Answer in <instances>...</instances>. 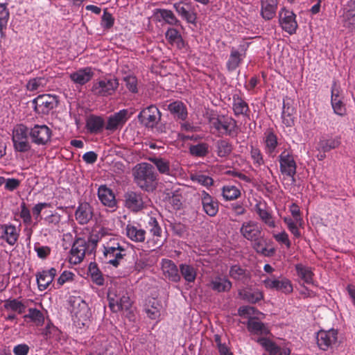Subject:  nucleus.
Wrapping results in <instances>:
<instances>
[{"instance_id":"nucleus-8","label":"nucleus","mask_w":355,"mask_h":355,"mask_svg":"<svg viewBox=\"0 0 355 355\" xmlns=\"http://www.w3.org/2000/svg\"><path fill=\"white\" fill-rule=\"evenodd\" d=\"M58 103V97L51 94L39 95L33 100L34 110L40 114H48Z\"/></svg>"},{"instance_id":"nucleus-5","label":"nucleus","mask_w":355,"mask_h":355,"mask_svg":"<svg viewBox=\"0 0 355 355\" xmlns=\"http://www.w3.org/2000/svg\"><path fill=\"white\" fill-rule=\"evenodd\" d=\"M338 330L335 329L318 331L315 338L318 347L323 351L336 348L338 346Z\"/></svg>"},{"instance_id":"nucleus-41","label":"nucleus","mask_w":355,"mask_h":355,"mask_svg":"<svg viewBox=\"0 0 355 355\" xmlns=\"http://www.w3.org/2000/svg\"><path fill=\"white\" fill-rule=\"evenodd\" d=\"M210 286L212 290L218 293L227 292L232 287V283L225 277H216L211 280Z\"/></svg>"},{"instance_id":"nucleus-14","label":"nucleus","mask_w":355,"mask_h":355,"mask_svg":"<svg viewBox=\"0 0 355 355\" xmlns=\"http://www.w3.org/2000/svg\"><path fill=\"white\" fill-rule=\"evenodd\" d=\"M31 141L38 146L46 145L51 141L52 130L46 125H35L29 128Z\"/></svg>"},{"instance_id":"nucleus-50","label":"nucleus","mask_w":355,"mask_h":355,"mask_svg":"<svg viewBox=\"0 0 355 355\" xmlns=\"http://www.w3.org/2000/svg\"><path fill=\"white\" fill-rule=\"evenodd\" d=\"M189 153L194 157H203L209 153V145L207 143H200L196 145H191Z\"/></svg>"},{"instance_id":"nucleus-34","label":"nucleus","mask_w":355,"mask_h":355,"mask_svg":"<svg viewBox=\"0 0 355 355\" xmlns=\"http://www.w3.org/2000/svg\"><path fill=\"white\" fill-rule=\"evenodd\" d=\"M241 298L250 304H256L263 299V292L258 288H245L240 291Z\"/></svg>"},{"instance_id":"nucleus-29","label":"nucleus","mask_w":355,"mask_h":355,"mask_svg":"<svg viewBox=\"0 0 355 355\" xmlns=\"http://www.w3.org/2000/svg\"><path fill=\"white\" fill-rule=\"evenodd\" d=\"M98 197L101 203L110 208L116 207V200L112 189L105 185H101L98 189Z\"/></svg>"},{"instance_id":"nucleus-10","label":"nucleus","mask_w":355,"mask_h":355,"mask_svg":"<svg viewBox=\"0 0 355 355\" xmlns=\"http://www.w3.org/2000/svg\"><path fill=\"white\" fill-rule=\"evenodd\" d=\"M263 284L268 289L275 290L286 295L291 293L293 291L291 281L285 277H266L263 280Z\"/></svg>"},{"instance_id":"nucleus-21","label":"nucleus","mask_w":355,"mask_h":355,"mask_svg":"<svg viewBox=\"0 0 355 355\" xmlns=\"http://www.w3.org/2000/svg\"><path fill=\"white\" fill-rule=\"evenodd\" d=\"M229 276L234 280L244 285H248L252 279L251 272L238 264L233 265L230 267Z\"/></svg>"},{"instance_id":"nucleus-22","label":"nucleus","mask_w":355,"mask_h":355,"mask_svg":"<svg viewBox=\"0 0 355 355\" xmlns=\"http://www.w3.org/2000/svg\"><path fill=\"white\" fill-rule=\"evenodd\" d=\"M262 228L259 223L254 220H248L243 223L240 228L241 234L247 240H255L261 234Z\"/></svg>"},{"instance_id":"nucleus-32","label":"nucleus","mask_w":355,"mask_h":355,"mask_svg":"<svg viewBox=\"0 0 355 355\" xmlns=\"http://www.w3.org/2000/svg\"><path fill=\"white\" fill-rule=\"evenodd\" d=\"M94 72L90 67L78 69L70 74L71 80L76 84L83 85L88 83L93 77Z\"/></svg>"},{"instance_id":"nucleus-2","label":"nucleus","mask_w":355,"mask_h":355,"mask_svg":"<svg viewBox=\"0 0 355 355\" xmlns=\"http://www.w3.org/2000/svg\"><path fill=\"white\" fill-rule=\"evenodd\" d=\"M109 306L112 311L117 313L128 311L132 306V301L128 291L122 286L112 287L107 293Z\"/></svg>"},{"instance_id":"nucleus-31","label":"nucleus","mask_w":355,"mask_h":355,"mask_svg":"<svg viewBox=\"0 0 355 355\" xmlns=\"http://www.w3.org/2000/svg\"><path fill=\"white\" fill-rule=\"evenodd\" d=\"M257 343L268 352L270 355H290L291 354L288 348H281L268 338H259L257 339Z\"/></svg>"},{"instance_id":"nucleus-30","label":"nucleus","mask_w":355,"mask_h":355,"mask_svg":"<svg viewBox=\"0 0 355 355\" xmlns=\"http://www.w3.org/2000/svg\"><path fill=\"white\" fill-rule=\"evenodd\" d=\"M57 271L54 268L42 270L36 275L37 283L40 291H44L52 283Z\"/></svg>"},{"instance_id":"nucleus-33","label":"nucleus","mask_w":355,"mask_h":355,"mask_svg":"<svg viewBox=\"0 0 355 355\" xmlns=\"http://www.w3.org/2000/svg\"><path fill=\"white\" fill-rule=\"evenodd\" d=\"M232 110L236 116H248L250 112L248 104L237 93L232 96Z\"/></svg>"},{"instance_id":"nucleus-25","label":"nucleus","mask_w":355,"mask_h":355,"mask_svg":"<svg viewBox=\"0 0 355 355\" xmlns=\"http://www.w3.org/2000/svg\"><path fill=\"white\" fill-rule=\"evenodd\" d=\"M104 261L116 268L126 255V249L103 248Z\"/></svg>"},{"instance_id":"nucleus-26","label":"nucleus","mask_w":355,"mask_h":355,"mask_svg":"<svg viewBox=\"0 0 355 355\" xmlns=\"http://www.w3.org/2000/svg\"><path fill=\"white\" fill-rule=\"evenodd\" d=\"M167 110L176 121H185L188 117V111L186 105L181 101H175L170 103Z\"/></svg>"},{"instance_id":"nucleus-63","label":"nucleus","mask_w":355,"mask_h":355,"mask_svg":"<svg viewBox=\"0 0 355 355\" xmlns=\"http://www.w3.org/2000/svg\"><path fill=\"white\" fill-rule=\"evenodd\" d=\"M51 205L49 202H40L36 204L32 209L33 215L35 220H38L40 218L41 211L43 209L51 207Z\"/></svg>"},{"instance_id":"nucleus-54","label":"nucleus","mask_w":355,"mask_h":355,"mask_svg":"<svg viewBox=\"0 0 355 355\" xmlns=\"http://www.w3.org/2000/svg\"><path fill=\"white\" fill-rule=\"evenodd\" d=\"M166 38L171 44H177L178 46L183 44V39L178 31L173 28H169L166 32Z\"/></svg>"},{"instance_id":"nucleus-27","label":"nucleus","mask_w":355,"mask_h":355,"mask_svg":"<svg viewBox=\"0 0 355 355\" xmlns=\"http://www.w3.org/2000/svg\"><path fill=\"white\" fill-rule=\"evenodd\" d=\"M76 220L80 225H86L93 217V209L88 202L79 204L75 212Z\"/></svg>"},{"instance_id":"nucleus-17","label":"nucleus","mask_w":355,"mask_h":355,"mask_svg":"<svg viewBox=\"0 0 355 355\" xmlns=\"http://www.w3.org/2000/svg\"><path fill=\"white\" fill-rule=\"evenodd\" d=\"M343 98L344 96L340 86L336 81H334L331 88V104L334 113L342 116H345L347 112Z\"/></svg>"},{"instance_id":"nucleus-52","label":"nucleus","mask_w":355,"mask_h":355,"mask_svg":"<svg viewBox=\"0 0 355 355\" xmlns=\"http://www.w3.org/2000/svg\"><path fill=\"white\" fill-rule=\"evenodd\" d=\"M265 144L266 150L269 154H272L275 152L278 142L277 136L272 131H269L266 133Z\"/></svg>"},{"instance_id":"nucleus-7","label":"nucleus","mask_w":355,"mask_h":355,"mask_svg":"<svg viewBox=\"0 0 355 355\" xmlns=\"http://www.w3.org/2000/svg\"><path fill=\"white\" fill-rule=\"evenodd\" d=\"M124 205L133 212L142 210L149 200L147 196L139 191H128L124 193Z\"/></svg>"},{"instance_id":"nucleus-44","label":"nucleus","mask_w":355,"mask_h":355,"mask_svg":"<svg viewBox=\"0 0 355 355\" xmlns=\"http://www.w3.org/2000/svg\"><path fill=\"white\" fill-rule=\"evenodd\" d=\"M298 277L305 284L313 283V272L311 268L302 263H297L295 266Z\"/></svg>"},{"instance_id":"nucleus-40","label":"nucleus","mask_w":355,"mask_h":355,"mask_svg":"<svg viewBox=\"0 0 355 355\" xmlns=\"http://www.w3.org/2000/svg\"><path fill=\"white\" fill-rule=\"evenodd\" d=\"M216 152L219 157L225 158L228 157L233 150V146L227 139L218 140L215 144Z\"/></svg>"},{"instance_id":"nucleus-18","label":"nucleus","mask_w":355,"mask_h":355,"mask_svg":"<svg viewBox=\"0 0 355 355\" xmlns=\"http://www.w3.org/2000/svg\"><path fill=\"white\" fill-rule=\"evenodd\" d=\"M198 196L205 213L210 217L216 216L219 209L218 200L205 191L198 193Z\"/></svg>"},{"instance_id":"nucleus-36","label":"nucleus","mask_w":355,"mask_h":355,"mask_svg":"<svg viewBox=\"0 0 355 355\" xmlns=\"http://www.w3.org/2000/svg\"><path fill=\"white\" fill-rule=\"evenodd\" d=\"M277 0H262L261 15L266 20L272 19L276 13Z\"/></svg>"},{"instance_id":"nucleus-15","label":"nucleus","mask_w":355,"mask_h":355,"mask_svg":"<svg viewBox=\"0 0 355 355\" xmlns=\"http://www.w3.org/2000/svg\"><path fill=\"white\" fill-rule=\"evenodd\" d=\"M173 8L181 18L188 24H196L197 12L195 6L191 2H176L173 3Z\"/></svg>"},{"instance_id":"nucleus-23","label":"nucleus","mask_w":355,"mask_h":355,"mask_svg":"<svg viewBox=\"0 0 355 355\" xmlns=\"http://www.w3.org/2000/svg\"><path fill=\"white\" fill-rule=\"evenodd\" d=\"M69 303L72 308L71 311L77 318L83 319L88 318L89 313L88 304L80 297L71 296Z\"/></svg>"},{"instance_id":"nucleus-20","label":"nucleus","mask_w":355,"mask_h":355,"mask_svg":"<svg viewBox=\"0 0 355 355\" xmlns=\"http://www.w3.org/2000/svg\"><path fill=\"white\" fill-rule=\"evenodd\" d=\"M19 232L20 230L11 223L0 224V239L11 246L17 243Z\"/></svg>"},{"instance_id":"nucleus-56","label":"nucleus","mask_w":355,"mask_h":355,"mask_svg":"<svg viewBox=\"0 0 355 355\" xmlns=\"http://www.w3.org/2000/svg\"><path fill=\"white\" fill-rule=\"evenodd\" d=\"M24 318H29L37 325H42L44 321L42 313L35 308H30L28 309V313L24 315Z\"/></svg>"},{"instance_id":"nucleus-48","label":"nucleus","mask_w":355,"mask_h":355,"mask_svg":"<svg viewBox=\"0 0 355 355\" xmlns=\"http://www.w3.org/2000/svg\"><path fill=\"white\" fill-rule=\"evenodd\" d=\"M150 161L155 165L160 173L167 175H172L170 163L168 160L161 157H153L150 159Z\"/></svg>"},{"instance_id":"nucleus-47","label":"nucleus","mask_w":355,"mask_h":355,"mask_svg":"<svg viewBox=\"0 0 355 355\" xmlns=\"http://www.w3.org/2000/svg\"><path fill=\"white\" fill-rule=\"evenodd\" d=\"M158 12L160 14L162 19L168 24L171 26H181L180 21L176 17L174 13L167 9H159Z\"/></svg>"},{"instance_id":"nucleus-13","label":"nucleus","mask_w":355,"mask_h":355,"mask_svg":"<svg viewBox=\"0 0 355 355\" xmlns=\"http://www.w3.org/2000/svg\"><path fill=\"white\" fill-rule=\"evenodd\" d=\"M279 23L282 28L289 35L296 33L298 24L296 15L292 10L282 8L279 12Z\"/></svg>"},{"instance_id":"nucleus-11","label":"nucleus","mask_w":355,"mask_h":355,"mask_svg":"<svg viewBox=\"0 0 355 355\" xmlns=\"http://www.w3.org/2000/svg\"><path fill=\"white\" fill-rule=\"evenodd\" d=\"M248 44H241L239 49L231 47L230 53L226 62V68L229 72L235 71L243 62L246 57Z\"/></svg>"},{"instance_id":"nucleus-9","label":"nucleus","mask_w":355,"mask_h":355,"mask_svg":"<svg viewBox=\"0 0 355 355\" xmlns=\"http://www.w3.org/2000/svg\"><path fill=\"white\" fill-rule=\"evenodd\" d=\"M162 113L154 105L143 109L138 114L139 121L146 128H154L160 121Z\"/></svg>"},{"instance_id":"nucleus-24","label":"nucleus","mask_w":355,"mask_h":355,"mask_svg":"<svg viewBox=\"0 0 355 355\" xmlns=\"http://www.w3.org/2000/svg\"><path fill=\"white\" fill-rule=\"evenodd\" d=\"M340 144V136L333 137L327 135L320 139L316 148L319 152H329L331 150L338 148Z\"/></svg>"},{"instance_id":"nucleus-58","label":"nucleus","mask_w":355,"mask_h":355,"mask_svg":"<svg viewBox=\"0 0 355 355\" xmlns=\"http://www.w3.org/2000/svg\"><path fill=\"white\" fill-rule=\"evenodd\" d=\"M114 23V19L112 14L107 12V9L104 10L103 15L101 17V25L104 29L111 28Z\"/></svg>"},{"instance_id":"nucleus-38","label":"nucleus","mask_w":355,"mask_h":355,"mask_svg":"<svg viewBox=\"0 0 355 355\" xmlns=\"http://www.w3.org/2000/svg\"><path fill=\"white\" fill-rule=\"evenodd\" d=\"M105 125V121L101 116L90 115L86 121V128L89 132L96 134L101 132Z\"/></svg>"},{"instance_id":"nucleus-46","label":"nucleus","mask_w":355,"mask_h":355,"mask_svg":"<svg viewBox=\"0 0 355 355\" xmlns=\"http://www.w3.org/2000/svg\"><path fill=\"white\" fill-rule=\"evenodd\" d=\"M3 307L6 311H11L21 314L24 313L26 305L17 299H8L4 302Z\"/></svg>"},{"instance_id":"nucleus-43","label":"nucleus","mask_w":355,"mask_h":355,"mask_svg":"<svg viewBox=\"0 0 355 355\" xmlns=\"http://www.w3.org/2000/svg\"><path fill=\"white\" fill-rule=\"evenodd\" d=\"M127 236L135 242H144L146 238V231L137 226L128 224L125 228Z\"/></svg>"},{"instance_id":"nucleus-60","label":"nucleus","mask_w":355,"mask_h":355,"mask_svg":"<svg viewBox=\"0 0 355 355\" xmlns=\"http://www.w3.org/2000/svg\"><path fill=\"white\" fill-rule=\"evenodd\" d=\"M20 208V217L22 218L24 223L26 225H30L32 223V217L30 210L26 207L25 202L21 204Z\"/></svg>"},{"instance_id":"nucleus-64","label":"nucleus","mask_w":355,"mask_h":355,"mask_svg":"<svg viewBox=\"0 0 355 355\" xmlns=\"http://www.w3.org/2000/svg\"><path fill=\"white\" fill-rule=\"evenodd\" d=\"M30 347L27 344H18L13 347L12 352L15 355H28Z\"/></svg>"},{"instance_id":"nucleus-12","label":"nucleus","mask_w":355,"mask_h":355,"mask_svg":"<svg viewBox=\"0 0 355 355\" xmlns=\"http://www.w3.org/2000/svg\"><path fill=\"white\" fill-rule=\"evenodd\" d=\"M280 171L283 175L292 178L295 181L297 164L292 153L287 150H283L278 158Z\"/></svg>"},{"instance_id":"nucleus-42","label":"nucleus","mask_w":355,"mask_h":355,"mask_svg":"<svg viewBox=\"0 0 355 355\" xmlns=\"http://www.w3.org/2000/svg\"><path fill=\"white\" fill-rule=\"evenodd\" d=\"M180 275L189 284L193 283L196 279L197 270L192 266L187 263H181L179 266Z\"/></svg>"},{"instance_id":"nucleus-57","label":"nucleus","mask_w":355,"mask_h":355,"mask_svg":"<svg viewBox=\"0 0 355 355\" xmlns=\"http://www.w3.org/2000/svg\"><path fill=\"white\" fill-rule=\"evenodd\" d=\"M149 231L153 236L159 237L162 234V229L155 218L150 217L148 222Z\"/></svg>"},{"instance_id":"nucleus-28","label":"nucleus","mask_w":355,"mask_h":355,"mask_svg":"<svg viewBox=\"0 0 355 355\" xmlns=\"http://www.w3.org/2000/svg\"><path fill=\"white\" fill-rule=\"evenodd\" d=\"M162 268L166 278L173 282H179L181 276L179 273V268L170 259H163Z\"/></svg>"},{"instance_id":"nucleus-49","label":"nucleus","mask_w":355,"mask_h":355,"mask_svg":"<svg viewBox=\"0 0 355 355\" xmlns=\"http://www.w3.org/2000/svg\"><path fill=\"white\" fill-rule=\"evenodd\" d=\"M222 195L225 200H234L241 196V191L235 186L226 185L222 189Z\"/></svg>"},{"instance_id":"nucleus-16","label":"nucleus","mask_w":355,"mask_h":355,"mask_svg":"<svg viewBox=\"0 0 355 355\" xmlns=\"http://www.w3.org/2000/svg\"><path fill=\"white\" fill-rule=\"evenodd\" d=\"M87 242L85 239L77 238L71 247L69 255V262L78 264L83 261L86 254H89Z\"/></svg>"},{"instance_id":"nucleus-53","label":"nucleus","mask_w":355,"mask_h":355,"mask_svg":"<svg viewBox=\"0 0 355 355\" xmlns=\"http://www.w3.org/2000/svg\"><path fill=\"white\" fill-rule=\"evenodd\" d=\"M89 271L91 275L92 281L98 286H102L104 284V278L101 272L97 267L96 263H91L89 266Z\"/></svg>"},{"instance_id":"nucleus-51","label":"nucleus","mask_w":355,"mask_h":355,"mask_svg":"<svg viewBox=\"0 0 355 355\" xmlns=\"http://www.w3.org/2000/svg\"><path fill=\"white\" fill-rule=\"evenodd\" d=\"M293 112V108L284 103L282 112V119L283 123L286 127H292L294 125Z\"/></svg>"},{"instance_id":"nucleus-62","label":"nucleus","mask_w":355,"mask_h":355,"mask_svg":"<svg viewBox=\"0 0 355 355\" xmlns=\"http://www.w3.org/2000/svg\"><path fill=\"white\" fill-rule=\"evenodd\" d=\"M10 13L6 3H0V24L1 26L8 24Z\"/></svg>"},{"instance_id":"nucleus-6","label":"nucleus","mask_w":355,"mask_h":355,"mask_svg":"<svg viewBox=\"0 0 355 355\" xmlns=\"http://www.w3.org/2000/svg\"><path fill=\"white\" fill-rule=\"evenodd\" d=\"M119 87L116 78H104L93 83L92 92L98 96H108L114 94Z\"/></svg>"},{"instance_id":"nucleus-55","label":"nucleus","mask_w":355,"mask_h":355,"mask_svg":"<svg viewBox=\"0 0 355 355\" xmlns=\"http://www.w3.org/2000/svg\"><path fill=\"white\" fill-rule=\"evenodd\" d=\"M47 80L44 77H37L29 80L26 88L29 91H35L46 86Z\"/></svg>"},{"instance_id":"nucleus-59","label":"nucleus","mask_w":355,"mask_h":355,"mask_svg":"<svg viewBox=\"0 0 355 355\" xmlns=\"http://www.w3.org/2000/svg\"><path fill=\"white\" fill-rule=\"evenodd\" d=\"M123 81L130 92L132 93L137 92V79L135 76H126L123 78Z\"/></svg>"},{"instance_id":"nucleus-3","label":"nucleus","mask_w":355,"mask_h":355,"mask_svg":"<svg viewBox=\"0 0 355 355\" xmlns=\"http://www.w3.org/2000/svg\"><path fill=\"white\" fill-rule=\"evenodd\" d=\"M29 128L22 124H17L12 130V141L16 152L27 153L31 149V144L28 141Z\"/></svg>"},{"instance_id":"nucleus-1","label":"nucleus","mask_w":355,"mask_h":355,"mask_svg":"<svg viewBox=\"0 0 355 355\" xmlns=\"http://www.w3.org/2000/svg\"><path fill=\"white\" fill-rule=\"evenodd\" d=\"M135 184L143 191L153 192L157 186V173L155 167L146 162L135 166L133 170Z\"/></svg>"},{"instance_id":"nucleus-39","label":"nucleus","mask_w":355,"mask_h":355,"mask_svg":"<svg viewBox=\"0 0 355 355\" xmlns=\"http://www.w3.org/2000/svg\"><path fill=\"white\" fill-rule=\"evenodd\" d=\"M247 327L249 331L257 335L266 336L270 333V330L268 327L254 318H250L248 320Z\"/></svg>"},{"instance_id":"nucleus-45","label":"nucleus","mask_w":355,"mask_h":355,"mask_svg":"<svg viewBox=\"0 0 355 355\" xmlns=\"http://www.w3.org/2000/svg\"><path fill=\"white\" fill-rule=\"evenodd\" d=\"M255 211L264 224L271 228L275 227L276 224L274 218L266 209L262 208L260 205L257 204L255 205Z\"/></svg>"},{"instance_id":"nucleus-19","label":"nucleus","mask_w":355,"mask_h":355,"mask_svg":"<svg viewBox=\"0 0 355 355\" xmlns=\"http://www.w3.org/2000/svg\"><path fill=\"white\" fill-rule=\"evenodd\" d=\"M342 23L349 31H355V0H349L343 8Z\"/></svg>"},{"instance_id":"nucleus-4","label":"nucleus","mask_w":355,"mask_h":355,"mask_svg":"<svg viewBox=\"0 0 355 355\" xmlns=\"http://www.w3.org/2000/svg\"><path fill=\"white\" fill-rule=\"evenodd\" d=\"M212 126L220 134L230 137H236L239 134V125L237 121L232 116L227 115H219L213 118Z\"/></svg>"},{"instance_id":"nucleus-61","label":"nucleus","mask_w":355,"mask_h":355,"mask_svg":"<svg viewBox=\"0 0 355 355\" xmlns=\"http://www.w3.org/2000/svg\"><path fill=\"white\" fill-rule=\"evenodd\" d=\"M284 222L287 225V227L289 231L294 235L296 238H300L301 236V233L299 231L296 221L295 222L292 218L285 217L284 218Z\"/></svg>"},{"instance_id":"nucleus-35","label":"nucleus","mask_w":355,"mask_h":355,"mask_svg":"<svg viewBox=\"0 0 355 355\" xmlns=\"http://www.w3.org/2000/svg\"><path fill=\"white\" fill-rule=\"evenodd\" d=\"M128 111L127 110H121L111 116L107 121L106 129L113 130L117 128L118 125L123 124L128 120Z\"/></svg>"},{"instance_id":"nucleus-37","label":"nucleus","mask_w":355,"mask_h":355,"mask_svg":"<svg viewBox=\"0 0 355 355\" xmlns=\"http://www.w3.org/2000/svg\"><path fill=\"white\" fill-rule=\"evenodd\" d=\"M252 243V248L259 254L265 257H272L275 253V248L268 249L266 248V241L261 236H257L255 240L251 241Z\"/></svg>"}]
</instances>
